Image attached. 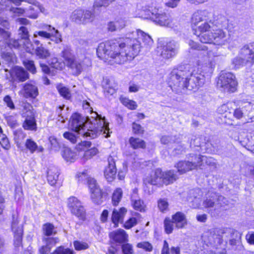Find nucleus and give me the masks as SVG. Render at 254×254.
Listing matches in <instances>:
<instances>
[{"mask_svg": "<svg viewBox=\"0 0 254 254\" xmlns=\"http://www.w3.org/2000/svg\"><path fill=\"white\" fill-rule=\"evenodd\" d=\"M242 53L246 56L247 60L254 63V43L244 46L242 49Z\"/></svg>", "mask_w": 254, "mask_h": 254, "instance_id": "obj_26", "label": "nucleus"}, {"mask_svg": "<svg viewBox=\"0 0 254 254\" xmlns=\"http://www.w3.org/2000/svg\"><path fill=\"white\" fill-rule=\"evenodd\" d=\"M121 103L127 108L130 110H134L137 107L136 102L133 100H131L127 98L121 97L120 98Z\"/></svg>", "mask_w": 254, "mask_h": 254, "instance_id": "obj_41", "label": "nucleus"}, {"mask_svg": "<svg viewBox=\"0 0 254 254\" xmlns=\"http://www.w3.org/2000/svg\"><path fill=\"white\" fill-rule=\"evenodd\" d=\"M211 13L205 10L195 11L192 17V23L196 27L194 30L199 41L203 43L223 44L226 41V33L221 29L226 23L225 17L221 15L209 19Z\"/></svg>", "mask_w": 254, "mask_h": 254, "instance_id": "obj_3", "label": "nucleus"}, {"mask_svg": "<svg viewBox=\"0 0 254 254\" xmlns=\"http://www.w3.org/2000/svg\"><path fill=\"white\" fill-rule=\"evenodd\" d=\"M247 59L246 56L242 54L241 50L240 56L235 58L232 61L233 68L238 69L243 66L246 62H251V60H247Z\"/></svg>", "mask_w": 254, "mask_h": 254, "instance_id": "obj_28", "label": "nucleus"}, {"mask_svg": "<svg viewBox=\"0 0 254 254\" xmlns=\"http://www.w3.org/2000/svg\"><path fill=\"white\" fill-rule=\"evenodd\" d=\"M49 64L53 68L58 70H62L65 66V62L59 60L57 58H52L49 61Z\"/></svg>", "mask_w": 254, "mask_h": 254, "instance_id": "obj_34", "label": "nucleus"}, {"mask_svg": "<svg viewBox=\"0 0 254 254\" xmlns=\"http://www.w3.org/2000/svg\"><path fill=\"white\" fill-rule=\"evenodd\" d=\"M25 145L31 153H33L36 151L42 152L44 150V148L42 146H38L37 143L32 139H27L25 141Z\"/></svg>", "mask_w": 254, "mask_h": 254, "instance_id": "obj_27", "label": "nucleus"}, {"mask_svg": "<svg viewBox=\"0 0 254 254\" xmlns=\"http://www.w3.org/2000/svg\"><path fill=\"white\" fill-rule=\"evenodd\" d=\"M44 234L47 236H50L56 234L57 232L54 226L51 223L45 224L43 226Z\"/></svg>", "mask_w": 254, "mask_h": 254, "instance_id": "obj_39", "label": "nucleus"}, {"mask_svg": "<svg viewBox=\"0 0 254 254\" xmlns=\"http://www.w3.org/2000/svg\"><path fill=\"white\" fill-rule=\"evenodd\" d=\"M23 40H15L13 39H10L9 40L8 44L14 48H18L19 46L22 44Z\"/></svg>", "mask_w": 254, "mask_h": 254, "instance_id": "obj_60", "label": "nucleus"}, {"mask_svg": "<svg viewBox=\"0 0 254 254\" xmlns=\"http://www.w3.org/2000/svg\"><path fill=\"white\" fill-rule=\"evenodd\" d=\"M51 254H73L72 250L65 248L64 246L57 248Z\"/></svg>", "mask_w": 254, "mask_h": 254, "instance_id": "obj_47", "label": "nucleus"}, {"mask_svg": "<svg viewBox=\"0 0 254 254\" xmlns=\"http://www.w3.org/2000/svg\"><path fill=\"white\" fill-rule=\"evenodd\" d=\"M24 64L29 71L32 73H35L36 72V69L33 61L26 60L24 62Z\"/></svg>", "mask_w": 254, "mask_h": 254, "instance_id": "obj_53", "label": "nucleus"}, {"mask_svg": "<svg viewBox=\"0 0 254 254\" xmlns=\"http://www.w3.org/2000/svg\"><path fill=\"white\" fill-rule=\"evenodd\" d=\"M206 199L203 201V205L205 207H213L215 209H218L227 205L228 200L224 196L218 195L212 190H209L206 194Z\"/></svg>", "mask_w": 254, "mask_h": 254, "instance_id": "obj_13", "label": "nucleus"}, {"mask_svg": "<svg viewBox=\"0 0 254 254\" xmlns=\"http://www.w3.org/2000/svg\"><path fill=\"white\" fill-rule=\"evenodd\" d=\"M22 116L24 118L22 127L25 130L35 131L37 130V124L35 117V112L30 104L25 105L22 110Z\"/></svg>", "mask_w": 254, "mask_h": 254, "instance_id": "obj_12", "label": "nucleus"}, {"mask_svg": "<svg viewBox=\"0 0 254 254\" xmlns=\"http://www.w3.org/2000/svg\"><path fill=\"white\" fill-rule=\"evenodd\" d=\"M122 251L124 254H133V251L131 245L126 244L122 246Z\"/></svg>", "mask_w": 254, "mask_h": 254, "instance_id": "obj_57", "label": "nucleus"}, {"mask_svg": "<svg viewBox=\"0 0 254 254\" xmlns=\"http://www.w3.org/2000/svg\"><path fill=\"white\" fill-rule=\"evenodd\" d=\"M62 56L64 60L66 66L72 71L73 74H80L87 67L91 66V62L89 58H74L71 49L68 46L64 47Z\"/></svg>", "mask_w": 254, "mask_h": 254, "instance_id": "obj_6", "label": "nucleus"}, {"mask_svg": "<svg viewBox=\"0 0 254 254\" xmlns=\"http://www.w3.org/2000/svg\"><path fill=\"white\" fill-rule=\"evenodd\" d=\"M205 48L208 50V47ZM216 57L212 51H204L199 55L195 66L191 67L190 64H185L173 69L168 79L169 86L172 88L196 91L204 84L205 77L210 76L213 73Z\"/></svg>", "mask_w": 254, "mask_h": 254, "instance_id": "obj_2", "label": "nucleus"}, {"mask_svg": "<svg viewBox=\"0 0 254 254\" xmlns=\"http://www.w3.org/2000/svg\"><path fill=\"white\" fill-rule=\"evenodd\" d=\"M188 159V160L180 161L175 165L180 174L195 169L203 163L210 165L213 161L210 157L193 154H190Z\"/></svg>", "mask_w": 254, "mask_h": 254, "instance_id": "obj_7", "label": "nucleus"}, {"mask_svg": "<svg viewBox=\"0 0 254 254\" xmlns=\"http://www.w3.org/2000/svg\"><path fill=\"white\" fill-rule=\"evenodd\" d=\"M93 14L89 10H84L82 24H86L93 20Z\"/></svg>", "mask_w": 254, "mask_h": 254, "instance_id": "obj_54", "label": "nucleus"}, {"mask_svg": "<svg viewBox=\"0 0 254 254\" xmlns=\"http://www.w3.org/2000/svg\"><path fill=\"white\" fill-rule=\"evenodd\" d=\"M181 135L177 136L163 135L161 137L160 141L162 144H168L171 143H179Z\"/></svg>", "mask_w": 254, "mask_h": 254, "instance_id": "obj_37", "label": "nucleus"}, {"mask_svg": "<svg viewBox=\"0 0 254 254\" xmlns=\"http://www.w3.org/2000/svg\"><path fill=\"white\" fill-rule=\"evenodd\" d=\"M11 12H12L15 16H20L24 13V9L18 7H11L9 9Z\"/></svg>", "mask_w": 254, "mask_h": 254, "instance_id": "obj_61", "label": "nucleus"}, {"mask_svg": "<svg viewBox=\"0 0 254 254\" xmlns=\"http://www.w3.org/2000/svg\"><path fill=\"white\" fill-rule=\"evenodd\" d=\"M117 0H95L94 3V7H100L102 6L107 7L111 3L116 1Z\"/></svg>", "mask_w": 254, "mask_h": 254, "instance_id": "obj_46", "label": "nucleus"}, {"mask_svg": "<svg viewBox=\"0 0 254 254\" xmlns=\"http://www.w3.org/2000/svg\"><path fill=\"white\" fill-rule=\"evenodd\" d=\"M57 88L62 96L67 99L70 98L71 93L68 88L64 86L62 84L57 85Z\"/></svg>", "mask_w": 254, "mask_h": 254, "instance_id": "obj_43", "label": "nucleus"}, {"mask_svg": "<svg viewBox=\"0 0 254 254\" xmlns=\"http://www.w3.org/2000/svg\"><path fill=\"white\" fill-rule=\"evenodd\" d=\"M180 1V0H168L165 5L169 7L175 8L178 6Z\"/></svg>", "mask_w": 254, "mask_h": 254, "instance_id": "obj_63", "label": "nucleus"}, {"mask_svg": "<svg viewBox=\"0 0 254 254\" xmlns=\"http://www.w3.org/2000/svg\"><path fill=\"white\" fill-rule=\"evenodd\" d=\"M11 229L14 233V244L15 247H18L21 244L23 230L21 225H18L17 219L13 218L11 224Z\"/></svg>", "mask_w": 254, "mask_h": 254, "instance_id": "obj_18", "label": "nucleus"}, {"mask_svg": "<svg viewBox=\"0 0 254 254\" xmlns=\"http://www.w3.org/2000/svg\"><path fill=\"white\" fill-rule=\"evenodd\" d=\"M8 125L11 127H14L17 125V121L15 117L9 116L6 118Z\"/></svg>", "mask_w": 254, "mask_h": 254, "instance_id": "obj_58", "label": "nucleus"}, {"mask_svg": "<svg viewBox=\"0 0 254 254\" xmlns=\"http://www.w3.org/2000/svg\"><path fill=\"white\" fill-rule=\"evenodd\" d=\"M0 144L4 149H8L10 147L9 140L3 133H0Z\"/></svg>", "mask_w": 254, "mask_h": 254, "instance_id": "obj_48", "label": "nucleus"}, {"mask_svg": "<svg viewBox=\"0 0 254 254\" xmlns=\"http://www.w3.org/2000/svg\"><path fill=\"white\" fill-rule=\"evenodd\" d=\"M73 245L75 249L77 251L86 250L89 247L87 243L78 241H74L73 243Z\"/></svg>", "mask_w": 254, "mask_h": 254, "instance_id": "obj_50", "label": "nucleus"}, {"mask_svg": "<svg viewBox=\"0 0 254 254\" xmlns=\"http://www.w3.org/2000/svg\"><path fill=\"white\" fill-rule=\"evenodd\" d=\"M172 221L178 229L184 228L187 223L185 214L180 212H178L172 216Z\"/></svg>", "mask_w": 254, "mask_h": 254, "instance_id": "obj_23", "label": "nucleus"}, {"mask_svg": "<svg viewBox=\"0 0 254 254\" xmlns=\"http://www.w3.org/2000/svg\"><path fill=\"white\" fill-rule=\"evenodd\" d=\"M91 146V142L87 141H81L77 145V149L80 150L84 151L82 159L83 161L91 159L93 156L96 155L98 152V149L96 148L93 147L88 149Z\"/></svg>", "mask_w": 254, "mask_h": 254, "instance_id": "obj_16", "label": "nucleus"}, {"mask_svg": "<svg viewBox=\"0 0 254 254\" xmlns=\"http://www.w3.org/2000/svg\"><path fill=\"white\" fill-rule=\"evenodd\" d=\"M131 205L136 210L140 212L145 210V205L144 202L140 198H138L135 194L132 195L131 198Z\"/></svg>", "mask_w": 254, "mask_h": 254, "instance_id": "obj_31", "label": "nucleus"}, {"mask_svg": "<svg viewBox=\"0 0 254 254\" xmlns=\"http://www.w3.org/2000/svg\"><path fill=\"white\" fill-rule=\"evenodd\" d=\"M217 86L225 92H234L237 86L235 76L231 72L222 71L217 81Z\"/></svg>", "mask_w": 254, "mask_h": 254, "instance_id": "obj_10", "label": "nucleus"}, {"mask_svg": "<svg viewBox=\"0 0 254 254\" xmlns=\"http://www.w3.org/2000/svg\"><path fill=\"white\" fill-rule=\"evenodd\" d=\"M189 201L191 203L190 206L193 208H198L200 206V200L199 198L194 197L192 200L189 198Z\"/></svg>", "mask_w": 254, "mask_h": 254, "instance_id": "obj_62", "label": "nucleus"}, {"mask_svg": "<svg viewBox=\"0 0 254 254\" xmlns=\"http://www.w3.org/2000/svg\"><path fill=\"white\" fill-rule=\"evenodd\" d=\"M123 196V190L121 188H117L113 192L112 197V203L114 206L118 205Z\"/></svg>", "mask_w": 254, "mask_h": 254, "instance_id": "obj_36", "label": "nucleus"}, {"mask_svg": "<svg viewBox=\"0 0 254 254\" xmlns=\"http://www.w3.org/2000/svg\"><path fill=\"white\" fill-rule=\"evenodd\" d=\"M139 10V17L149 19L156 25L170 28L176 26V20L169 13L157 6L156 2L142 5Z\"/></svg>", "mask_w": 254, "mask_h": 254, "instance_id": "obj_5", "label": "nucleus"}, {"mask_svg": "<svg viewBox=\"0 0 254 254\" xmlns=\"http://www.w3.org/2000/svg\"><path fill=\"white\" fill-rule=\"evenodd\" d=\"M168 202L166 199H160L158 201V207L162 212H164L168 210Z\"/></svg>", "mask_w": 254, "mask_h": 254, "instance_id": "obj_49", "label": "nucleus"}, {"mask_svg": "<svg viewBox=\"0 0 254 254\" xmlns=\"http://www.w3.org/2000/svg\"><path fill=\"white\" fill-rule=\"evenodd\" d=\"M108 165L105 169L104 176L108 182H112L115 178L117 169L115 165V161L112 156L108 159Z\"/></svg>", "mask_w": 254, "mask_h": 254, "instance_id": "obj_20", "label": "nucleus"}, {"mask_svg": "<svg viewBox=\"0 0 254 254\" xmlns=\"http://www.w3.org/2000/svg\"><path fill=\"white\" fill-rule=\"evenodd\" d=\"M127 211V210L125 207H122L119 209H114L112 213V220L115 225V227H117L119 223L123 222Z\"/></svg>", "mask_w": 254, "mask_h": 254, "instance_id": "obj_21", "label": "nucleus"}, {"mask_svg": "<svg viewBox=\"0 0 254 254\" xmlns=\"http://www.w3.org/2000/svg\"><path fill=\"white\" fill-rule=\"evenodd\" d=\"M109 236L111 239L116 243H122L127 241L128 235L123 229H119L111 232Z\"/></svg>", "mask_w": 254, "mask_h": 254, "instance_id": "obj_22", "label": "nucleus"}, {"mask_svg": "<svg viewBox=\"0 0 254 254\" xmlns=\"http://www.w3.org/2000/svg\"><path fill=\"white\" fill-rule=\"evenodd\" d=\"M4 70L7 72L5 76L10 81H24L28 78V73L22 67L15 66L8 72L7 69Z\"/></svg>", "mask_w": 254, "mask_h": 254, "instance_id": "obj_15", "label": "nucleus"}, {"mask_svg": "<svg viewBox=\"0 0 254 254\" xmlns=\"http://www.w3.org/2000/svg\"><path fill=\"white\" fill-rule=\"evenodd\" d=\"M64 137L72 143H75L77 142V137L76 135L71 132H65L63 134Z\"/></svg>", "mask_w": 254, "mask_h": 254, "instance_id": "obj_51", "label": "nucleus"}, {"mask_svg": "<svg viewBox=\"0 0 254 254\" xmlns=\"http://www.w3.org/2000/svg\"><path fill=\"white\" fill-rule=\"evenodd\" d=\"M9 26V23L7 19L2 17L0 15V35L5 39H7L10 37V33L6 31L3 28H1V26L7 28Z\"/></svg>", "mask_w": 254, "mask_h": 254, "instance_id": "obj_32", "label": "nucleus"}, {"mask_svg": "<svg viewBox=\"0 0 254 254\" xmlns=\"http://www.w3.org/2000/svg\"><path fill=\"white\" fill-rule=\"evenodd\" d=\"M137 223L136 218L132 217L127 220L124 224V227L126 229H129L135 225Z\"/></svg>", "mask_w": 254, "mask_h": 254, "instance_id": "obj_56", "label": "nucleus"}, {"mask_svg": "<svg viewBox=\"0 0 254 254\" xmlns=\"http://www.w3.org/2000/svg\"><path fill=\"white\" fill-rule=\"evenodd\" d=\"M43 241L51 249L60 242L59 238L57 237L43 238Z\"/></svg>", "mask_w": 254, "mask_h": 254, "instance_id": "obj_45", "label": "nucleus"}, {"mask_svg": "<svg viewBox=\"0 0 254 254\" xmlns=\"http://www.w3.org/2000/svg\"><path fill=\"white\" fill-rule=\"evenodd\" d=\"M67 206L71 213L81 220L85 219V211L81 202L75 197H69L67 200Z\"/></svg>", "mask_w": 254, "mask_h": 254, "instance_id": "obj_14", "label": "nucleus"}, {"mask_svg": "<svg viewBox=\"0 0 254 254\" xmlns=\"http://www.w3.org/2000/svg\"><path fill=\"white\" fill-rule=\"evenodd\" d=\"M139 39L145 46L153 44L150 35L137 29L127 33L125 37L100 43L97 49V54L110 64H124L132 60L139 54L142 47Z\"/></svg>", "mask_w": 254, "mask_h": 254, "instance_id": "obj_1", "label": "nucleus"}, {"mask_svg": "<svg viewBox=\"0 0 254 254\" xmlns=\"http://www.w3.org/2000/svg\"><path fill=\"white\" fill-rule=\"evenodd\" d=\"M162 172L159 169H157L150 175L146 176L144 179V183L145 184H150L152 185L162 186L163 185L162 181Z\"/></svg>", "mask_w": 254, "mask_h": 254, "instance_id": "obj_19", "label": "nucleus"}, {"mask_svg": "<svg viewBox=\"0 0 254 254\" xmlns=\"http://www.w3.org/2000/svg\"><path fill=\"white\" fill-rule=\"evenodd\" d=\"M179 46L178 42L174 40H160L158 44L157 52L161 58L169 60L178 54Z\"/></svg>", "mask_w": 254, "mask_h": 254, "instance_id": "obj_8", "label": "nucleus"}, {"mask_svg": "<svg viewBox=\"0 0 254 254\" xmlns=\"http://www.w3.org/2000/svg\"><path fill=\"white\" fill-rule=\"evenodd\" d=\"M164 223L166 233L168 234L172 233L174 228L173 221H171L169 218H166Z\"/></svg>", "mask_w": 254, "mask_h": 254, "instance_id": "obj_44", "label": "nucleus"}, {"mask_svg": "<svg viewBox=\"0 0 254 254\" xmlns=\"http://www.w3.org/2000/svg\"><path fill=\"white\" fill-rule=\"evenodd\" d=\"M36 55L40 59H46L50 55L49 51L42 46L38 47L35 50Z\"/></svg>", "mask_w": 254, "mask_h": 254, "instance_id": "obj_38", "label": "nucleus"}, {"mask_svg": "<svg viewBox=\"0 0 254 254\" xmlns=\"http://www.w3.org/2000/svg\"><path fill=\"white\" fill-rule=\"evenodd\" d=\"M1 57L9 64H14L16 61L15 55L11 52H2L1 53Z\"/></svg>", "mask_w": 254, "mask_h": 254, "instance_id": "obj_42", "label": "nucleus"}, {"mask_svg": "<svg viewBox=\"0 0 254 254\" xmlns=\"http://www.w3.org/2000/svg\"><path fill=\"white\" fill-rule=\"evenodd\" d=\"M59 175V172L58 168L56 167H51L49 169L47 172V179L49 183L51 186L56 184Z\"/></svg>", "mask_w": 254, "mask_h": 254, "instance_id": "obj_25", "label": "nucleus"}, {"mask_svg": "<svg viewBox=\"0 0 254 254\" xmlns=\"http://www.w3.org/2000/svg\"><path fill=\"white\" fill-rule=\"evenodd\" d=\"M40 28L42 30L34 33L33 38H37L39 36L41 39H50L57 44L62 41V35L59 31L50 25L44 24Z\"/></svg>", "mask_w": 254, "mask_h": 254, "instance_id": "obj_11", "label": "nucleus"}, {"mask_svg": "<svg viewBox=\"0 0 254 254\" xmlns=\"http://www.w3.org/2000/svg\"><path fill=\"white\" fill-rule=\"evenodd\" d=\"M77 176L79 181L87 182L92 201L96 204H101L102 202V193L101 189L97 185L96 181L93 178L90 177L86 172L79 173Z\"/></svg>", "mask_w": 254, "mask_h": 254, "instance_id": "obj_9", "label": "nucleus"}, {"mask_svg": "<svg viewBox=\"0 0 254 254\" xmlns=\"http://www.w3.org/2000/svg\"><path fill=\"white\" fill-rule=\"evenodd\" d=\"M19 34L21 35L22 40L29 41L28 31L25 27L22 26L19 28Z\"/></svg>", "mask_w": 254, "mask_h": 254, "instance_id": "obj_55", "label": "nucleus"}, {"mask_svg": "<svg viewBox=\"0 0 254 254\" xmlns=\"http://www.w3.org/2000/svg\"><path fill=\"white\" fill-rule=\"evenodd\" d=\"M19 94L26 98H35L38 95L39 92L35 83L29 82L23 85V88L19 91Z\"/></svg>", "mask_w": 254, "mask_h": 254, "instance_id": "obj_17", "label": "nucleus"}, {"mask_svg": "<svg viewBox=\"0 0 254 254\" xmlns=\"http://www.w3.org/2000/svg\"><path fill=\"white\" fill-rule=\"evenodd\" d=\"M126 20L123 18H118L114 21L108 24V29L111 31H115L124 28L126 25Z\"/></svg>", "mask_w": 254, "mask_h": 254, "instance_id": "obj_24", "label": "nucleus"}, {"mask_svg": "<svg viewBox=\"0 0 254 254\" xmlns=\"http://www.w3.org/2000/svg\"><path fill=\"white\" fill-rule=\"evenodd\" d=\"M137 247L147 252H151L153 250L152 245L148 242H142L137 244Z\"/></svg>", "mask_w": 254, "mask_h": 254, "instance_id": "obj_52", "label": "nucleus"}, {"mask_svg": "<svg viewBox=\"0 0 254 254\" xmlns=\"http://www.w3.org/2000/svg\"><path fill=\"white\" fill-rule=\"evenodd\" d=\"M62 155L63 158L67 162H73L75 159V154L69 148H65L64 149Z\"/></svg>", "mask_w": 254, "mask_h": 254, "instance_id": "obj_40", "label": "nucleus"}, {"mask_svg": "<svg viewBox=\"0 0 254 254\" xmlns=\"http://www.w3.org/2000/svg\"><path fill=\"white\" fill-rule=\"evenodd\" d=\"M244 108H245L247 111H249V113H250L253 112V110H254V104H252L250 102H248L246 103V105L242 109H236L234 112V116L238 119H240L242 118L244 114L243 112V109Z\"/></svg>", "mask_w": 254, "mask_h": 254, "instance_id": "obj_30", "label": "nucleus"}, {"mask_svg": "<svg viewBox=\"0 0 254 254\" xmlns=\"http://www.w3.org/2000/svg\"><path fill=\"white\" fill-rule=\"evenodd\" d=\"M4 102L6 104L7 106L11 109H14V104L8 95L6 96L3 99Z\"/></svg>", "mask_w": 254, "mask_h": 254, "instance_id": "obj_64", "label": "nucleus"}, {"mask_svg": "<svg viewBox=\"0 0 254 254\" xmlns=\"http://www.w3.org/2000/svg\"><path fill=\"white\" fill-rule=\"evenodd\" d=\"M132 130L135 134H141L143 132V129L141 126L136 123H133L132 124Z\"/></svg>", "mask_w": 254, "mask_h": 254, "instance_id": "obj_59", "label": "nucleus"}, {"mask_svg": "<svg viewBox=\"0 0 254 254\" xmlns=\"http://www.w3.org/2000/svg\"><path fill=\"white\" fill-rule=\"evenodd\" d=\"M129 142L133 149L144 148L145 147V142L138 138L131 137L129 138Z\"/></svg>", "mask_w": 254, "mask_h": 254, "instance_id": "obj_35", "label": "nucleus"}, {"mask_svg": "<svg viewBox=\"0 0 254 254\" xmlns=\"http://www.w3.org/2000/svg\"><path fill=\"white\" fill-rule=\"evenodd\" d=\"M84 15V10L82 9H76L74 10L70 16L72 21L77 23L82 24Z\"/></svg>", "mask_w": 254, "mask_h": 254, "instance_id": "obj_33", "label": "nucleus"}, {"mask_svg": "<svg viewBox=\"0 0 254 254\" xmlns=\"http://www.w3.org/2000/svg\"><path fill=\"white\" fill-rule=\"evenodd\" d=\"M90 118L84 117L79 114L75 113L70 118V127L73 130L84 137L94 138L100 134L105 137L109 136L108 124L105 118L96 112L91 113Z\"/></svg>", "mask_w": 254, "mask_h": 254, "instance_id": "obj_4", "label": "nucleus"}, {"mask_svg": "<svg viewBox=\"0 0 254 254\" xmlns=\"http://www.w3.org/2000/svg\"><path fill=\"white\" fill-rule=\"evenodd\" d=\"M163 184L166 185L173 183L176 180L177 177L174 171H168L165 173L162 172Z\"/></svg>", "mask_w": 254, "mask_h": 254, "instance_id": "obj_29", "label": "nucleus"}]
</instances>
